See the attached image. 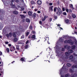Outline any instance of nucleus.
<instances>
[{"mask_svg":"<svg viewBox=\"0 0 77 77\" xmlns=\"http://www.w3.org/2000/svg\"><path fill=\"white\" fill-rule=\"evenodd\" d=\"M69 72L72 73H73V71L72 70V69H70Z\"/></svg>","mask_w":77,"mask_h":77,"instance_id":"a19ab883","label":"nucleus"},{"mask_svg":"<svg viewBox=\"0 0 77 77\" xmlns=\"http://www.w3.org/2000/svg\"><path fill=\"white\" fill-rule=\"evenodd\" d=\"M75 47H76L75 45H73L71 47V48L72 49V50H75Z\"/></svg>","mask_w":77,"mask_h":77,"instance_id":"4468645a","label":"nucleus"},{"mask_svg":"<svg viewBox=\"0 0 77 77\" xmlns=\"http://www.w3.org/2000/svg\"><path fill=\"white\" fill-rule=\"evenodd\" d=\"M77 74H75L74 75H72V77H77Z\"/></svg>","mask_w":77,"mask_h":77,"instance_id":"c85d7f7f","label":"nucleus"},{"mask_svg":"<svg viewBox=\"0 0 77 77\" xmlns=\"http://www.w3.org/2000/svg\"><path fill=\"white\" fill-rule=\"evenodd\" d=\"M5 43L6 44H9V42H5Z\"/></svg>","mask_w":77,"mask_h":77,"instance_id":"bf43d9fd","label":"nucleus"},{"mask_svg":"<svg viewBox=\"0 0 77 77\" xmlns=\"http://www.w3.org/2000/svg\"><path fill=\"white\" fill-rule=\"evenodd\" d=\"M29 33H30V31L29 30H27L25 32L26 35V36H27L29 35Z\"/></svg>","mask_w":77,"mask_h":77,"instance_id":"6e6552de","label":"nucleus"},{"mask_svg":"<svg viewBox=\"0 0 77 77\" xmlns=\"http://www.w3.org/2000/svg\"><path fill=\"white\" fill-rule=\"evenodd\" d=\"M63 14L64 15H66V12H63Z\"/></svg>","mask_w":77,"mask_h":77,"instance_id":"09e8293b","label":"nucleus"},{"mask_svg":"<svg viewBox=\"0 0 77 77\" xmlns=\"http://www.w3.org/2000/svg\"><path fill=\"white\" fill-rule=\"evenodd\" d=\"M57 26L58 27H59V28H58V29H59L60 30H62V29H63L61 27H60V24H57Z\"/></svg>","mask_w":77,"mask_h":77,"instance_id":"aec40b11","label":"nucleus"},{"mask_svg":"<svg viewBox=\"0 0 77 77\" xmlns=\"http://www.w3.org/2000/svg\"><path fill=\"white\" fill-rule=\"evenodd\" d=\"M73 50L72 49H69L68 51V52L70 54H71V53H73Z\"/></svg>","mask_w":77,"mask_h":77,"instance_id":"1a4fd4ad","label":"nucleus"},{"mask_svg":"<svg viewBox=\"0 0 77 77\" xmlns=\"http://www.w3.org/2000/svg\"><path fill=\"white\" fill-rule=\"evenodd\" d=\"M31 3L32 5H35V2H34L33 1H32L31 2Z\"/></svg>","mask_w":77,"mask_h":77,"instance_id":"7c9ffc66","label":"nucleus"},{"mask_svg":"<svg viewBox=\"0 0 77 77\" xmlns=\"http://www.w3.org/2000/svg\"><path fill=\"white\" fill-rule=\"evenodd\" d=\"M51 5H53V3H49V5L51 6Z\"/></svg>","mask_w":77,"mask_h":77,"instance_id":"052dcab7","label":"nucleus"},{"mask_svg":"<svg viewBox=\"0 0 77 77\" xmlns=\"http://www.w3.org/2000/svg\"><path fill=\"white\" fill-rule=\"evenodd\" d=\"M62 10H63V11H65V8H63Z\"/></svg>","mask_w":77,"mask_h":77,"instance_id":"338daca9","label":"nucleus"},{"mask_svg":"<svg viewBox=\"0 0 77 77\" xmlns=\"http://www.w3.org/2000/svg\"><path fill=\"white\" fill-rule=\"evenodd\" d=\"M64 44H70L71 45H74V42H72V41L71 39L66 40L64 41Z\"/></svg>","mask_w":77,"mask_h":77,"instance_id":"f03ea898","label":"nucleus"},{"mask_svg":"<svg viewBox=\"0 0 77 77\" xmlns=\"http://www.w3.org/2000/svg\"><path fill=\"white\" fill-rule=\"evenodd\" d=\"M6 36L7 38H9V35L8 34H7Z\"/></svg>","mask_w":77,"mask_h":77,"instance_id":"864d4df0","label":"nucleus"},{"mask_svg":"<svg viewBox=\"0 0 77 77\" xmlns=\"http://www.w3.org/2000/svg\"><path fill=\"white\" fill-rule=\"evenodd\" d=\"M29 29H33V27H32V26H30L29 28Z\"/></svg>","mask_w":77,"mask_h":77,"instance_id":"a18cd8bd","label":"nucleus"},{"mask_svg":"<svg viewBox=\"0 0 77 77\" xmlns=\"http://www.w3.org/2000/svg\"><path fill=\"white\" fill-rule=\"evenodd\" d=\"M66 12H68V9H67V8H66Z\"/></svg>","mask_w":77,"mask_h":77,"instance_id":"6e6d98bb","label":"nucleus"},{"mask_svg":"<svg viewBox=\"0 0 77 77\" xmlns=\"http://www.w3.org/2000/svg\"><path fill=\"white\" fill-rule=\"evenodd\" d=\"M22 43H23V41H19L18 42L17 44H22Z\"/></svg>","mask_w":77,"mask_h":77,"instance_id":"b1692460","label":"nucleus"},{"mask_svg":"<svg viewBox=\"0 0 77 77\" xmlns=\"http://www.w3.org/2000/svg\"><path fill=\"white\" fill-rule=\"evenodd\" d=\"M35 15L36 17H39V15L38 14H36Z\"/></svg>","mask_w":77,"mask_h":77,"instance_id":"13d9d810","label":"nucleus"},{"mask_svg":"<svg viewBox=\"0 0 77 77\" xmlns=\"http://www.w3.org/2000/svg\"><path fill=\"white\" fill-rule=\"evenodd\" d=\"M37 13H38V14H40V13H41V11H37Z\"/></svg>","mask_w":77,"mask_h":77,"instance_id":"e2e57ef3","label":"nucleus"},{"mask_svg":"<svg viewBox=\"0 0 77 77\" xmlns=\"http://www.w3.org/2000/svg\"><path fill=\"white\" fill-rule=\"evenodd\" d=\"M35 38H36V36H35V35H32V40H35Z\"/></svg>","mask_w":77,"mask_h":77,"instance_id":"f3484780","label":"nucleus"},{"mask_svg":"<svg viewBox=\"0 0 77 77\" xmlns=\"http://www.w3.org/2000/svg\"><path fill=\"white\" fill-rule=\"evenodd\" d=\"M4 17H3V16H0V20H3Z\"/></svg>","mask_w":77,"mask_h":77,"instance_id":"72a5a7b5","label":"nucleus"},{"mask_svg":"<svg viewBox=\"0 0 77 77\" xmlns=\"http://www.w3.org/2000/svg\"><path fill=\"white\" fill-rule=\"evenodd\" d=\"M69 74L68 73L66 75H65V77H68V76H69Z\"/></svg>","mask_w":77,"mask_h":77,"instance_id":"8fccbe9b","label":"nucleus"},{"mask_svg":"<svg viewBox=\"0 0 77 77\" xmlns=\"http://www.w3.org/2000/svg\"><path fill=\"white\" fill-rule=\"evenodd\" d=\"M57 11L56 14L58 16H60V14L61 13H62V12L61 11V10H60V8H59L58 7L57 8Z\"/></svg>","mask_w":77,"mask_h":77,"instance_id":"7ed1b4c3","label":"nucleus"},{"mask_svg":"<svg viewBox=\"0 0 77 77\" xmlns=\"http://www.w3.org/2000/svg\"><path fill=\"white\" fill-rule=\"evenodd\" d=\"M28 45H25V48L26 49V48H28Z\"/></svg>","mask_w":77,"mask_h":77,"instance_id":"603ef678","label":"nucleus"},{"mask_svg":"<svg viewBox=\"0 0 77 77\" xmlns=\"http://www.w3.org/2000/svg\"><path fill=\"white\" fill-rule=\"evenodd\" d=\"M74 42H75V45H77V40H76V39H75L74 40Z\"/></svg>","mask_w":77,"mask_h":77,"instance_id":"c9c22d12","label":"nucleus"},{"mask_svg":"<svg viewBox=\"0 0 77 77\" xmlns=\"http://www.w3.org/2000/svg\"><path fill=\"white\" fill-rule=\"evenodd\" d=\"M15 1V0H11V2H10V3H13L12 2H14Z\"/></svg>","mask_w":77,"mask_h":77,"instance_id":"c03bdc74","label":"nucleus"},{"mask_svg":"<svg viewBox=\"0 0 77 77\" xmlns=\"http://www.w3.org/2000/svg\"><path fill=\"white\" fill-rule=\"evenodd\" d=\"M69 6L70 8H72V9L74 10V8H73V5H72V4H70Z\"/></svg>","mask_w":77,"mask_h":77,"instance_id":"412c9836","label":"nucleus"},{"mask_svg":"<svg viewBox=\"0 0 77 77\" xmlns=\"http://www.w3.org/2000/svg\"><path fill=\"white\" fill-rule=\"evenodd\" d=\"M13 37L14 38L16 37V34H15V32H14L13 33Z\"/></svg>","mask_w":77,"mask_h":77,"instance_id":"f704fd0d","label":"nucleus"},{"mask_svg":"<svg viewBox=\"0 0 77 77\" xmlns=\"http://www.w3.org/2000/svg\"><path fill=\"white\" fill-rule=\"evenodd\" d=\"M6 50L8 53H9V48H7L6 49Z\"/></svg>","mask_w":77,"mask_h":77,"instance_id":"79ce46f5","label":"nucleus"},{"mask_svg":"<svg viewBox=\"0 0 77 77\" xmlns=\"http://www.w3.org/2000/svg\"><path fill=\"white\" fill-rule=\"evenodd\" d=\"M20 60H21V61H24V58H21L20 59Z\"/></svg>","mask_w":77,"mask_h":77,"instance_id":"49530a36","label":"nucleus"},{"mask_svg":"<svg viewBox=\"0 0 77 77\" xmlns=\"http://www.w3.org/2000/svg\"><path fill=\"white\" fill-rule=\"evenodd\" d=\"M12 49L13 51H14V50H15V47L14 46L12 47Z\"/></svg>","mask_w":77,"mask_h":77,"instance_id":"4c0bfd02","label":"nucleus"},{"mask_svg":"<svg viewBox=\"0 0 77 77\" xmlns=\"http://www.w3.org/2000/svg\"><path fill=\"white\" fill-rule=\"evenodd\" d=\"M28 43H29V40H27L26 41V44H28Z\"/></svg>","mask_w":77,"mask_h":77,"instance_id":"680f3d73","label":"nucleus"},{"mask_svg":"<svg viewBox=\"0 0 77 77\" xmlns=\"http://www.w3.org/2000/svg\"><path fill=\"white\" fill-rule=\"evenodd\" d=\"M20 2L19 0H15V2H16L17 3H18Z\"/></svg>","mask_w":77,"mask_h":77,"instance_id":"5fc2aeb1","label":"nucleus"},{"mask_svg":"<svg viewBox=\"0 0 77 77\" xmlns=\"http://www.w3.org/2000/svg\"><path fill=\"white\" fill-rule=\"evenodd\" d=\"M52 21V18H50L49 19V22H51V21Z\"/></svg>","mask_w":77,"mask_h":77,"instance_id":"de8ad7c7","label":"nucleus"},{"mask_svg":"<svg viewBox=\"0 0 77 77\" xmlns=\"http://www.w3.org/2000/svg\"><path fill=\"white\" fill-rule=\"evenodd\" d=\"M9 35L10 37H11L12 36V34L11 32L9 33Z\"/></svg>","mask_w":77,"mask_h":77,"instance_id":"e433bc0d","label":"nucleus"},{"mask_svg":"<svg viewBox=\"0 0 77 77\" xmlns=\"http://www.w3.org/2000/svg\"><path fill=\"white\" fill-rule=\"evenodd\" d=\"M64 38L63 37H62L60 38V41L61 42H63V41H64Z\"/></svg>","mask_w":77,"mask_h":77,"instance_id":"9d476101","label":"nucleus"},{"mask_svg":"<svg viewBox=\"0 0 77 77\" xmlns=\"http://www.w3.org/2000/svg\"><path fill=\"white\" fill-rule=\"evenodd\" d=\"M28 15L30 16H32V13L30 11H29L28 12Z\"/></svg>","mask_w":77,"mask_h":77,"instance_id":"6ab92c4d","label":"nucleus"},{"mask_svg":"<svg viewBox=\"0 0 77 77\" xmlns=\"http://www.w3.org/2000/svg\"><path fill=\"white\" fill-rule=\"evenodd\" d=\"M66 65L68 67H69V66H72V64L69 63H68L66 64Z\"/></svg>","mask_w":77,"mask_h":77,"instance_id":"5701e85b","label":"nucleus"},{"mask_svg":"<svg viewBox=\"0 0 77 77\" xmlns=\"http://www.w3.org/2000/svg\"><path fill=\"white\" fill-rule=\"evenodd\" d=\"M26 21L27 23H29V22L30 21V20L29 19L27 18L26 19Z\"/></svg>","mask_w":77,"mask_h":77,"instance_id":"cd10ccee","label":"nucleus"},{"mask_svg":"<svg viewBox=\"0 0 77 77\" xmlns=\"http://www.w3.org/2000/svg\"><path fill=\"white\" fill-rule=\"evenodd\" d=\"M37 3L38 5H41L42 4V1L40 0H38L37 2Z\"/></svg>","mask_w":77,"mask_h":77,"instance_id":"423d86ee","label":"nucleus"},{"mask_svg":"<svg viewBox=\"0 0 77 77\" xmlns=\"http://www.w3.org/2000/svg\"><path fill=\"white\" fill-rule=\"evenodd\" d=\"M54 48H55L56 51L55 53H57L56 56L60 58L59 60L61 62H63V61H65L66 59L68 58V56L70 55L69 53L68 52H65V54H62V52L61 51H65V48H60L58 46L56 45L55 47Z\"/></svg>","mask_w":77,"mask_h":77,"instance_id":"f257e3e1","label":"nucleus"},{"mask_svg":"<svg viewBox=\"0 0 77 77\" xmlns=\"http://www.w3.org/2000/svg\"><path fill=\"white\" fill-rule=\"evenodd\" d=\"M21 10V11H24L25 8L23 7H20Z\"/></svg>","mask_w":77,"mask_h":77,"instance_id":"2f4dec72","label":"nucleus"},{"mask_svg":"<svg viewBox=\"0 0 77 77\" xmlns=\"http://www.w3.org/2000/svg\"><path fill=\"white\" fill-rule=\"evenodd\" d=\"M64 48L65 49L69 50V49H70V48H71V46H68V45H64Z\"/></svg>","mask_w":77,"mask_h":77,"instance_id":"20e7f679","label":"nucleus"},{"mask_svg":"<svg viewBox=\"0 0 77 77\" xmlns=\"http://www.w3.org/2000/svg\"><path fill=\"white\" fill-rule=\"evenodd\" d=\"M32 33H34V34H35V33H36V32L35 31H32Z\"/></svg>","mask_w":77,"mask_h":77,"instance_id":"4d7b16f0","label":"nucleus"},{"mask_svg":"<svg viewBox=\"0 0 77 77\" xmlns=\"http://www.w3.org/2000/svg\"><path fill=\"white\" fill-rule=\"evenodd\" d=\"M72 16L73 18H75L76 17V16L74 14H72Z\"/></svg>","mask_w":77,"mask_h":77,"instance_id":"393cba45","label":"nucleus"},{"mask_svg":"<svg viewBox=\"0 0 77 77\" xmlns=\"http://www.w3.org/2000/svg\"><path fill=\"white\" fill-rule=\"evenodd\" d=\"M71 9H69V12H71Z\"/></svg>","mask_w":77,"mask_h":77,"instance_id":"774afa93","label":"nucleus"},{"mask_svg":"<svg viewBox=\"0 0 77 77\" xmlns=\"http://www.w3.org/2000/svg\"><path fill=\"white\" fill-rule=\"evenodd\" d=\"M18 41V38H15L14 39V42H17Z\"/></svg>","mask_w":77,"mask_h":77,"instance_id":"a878e982","label":"nucleus"},{"mask_svg":"<svg viewBox=\"0 0 77 77\" xmlns=\"http://www.w3.org/2000/svg\"><path fill=\"white\" fill-rule=\"evenodd\" d=\"M24 36L23 35L22 36H21V39H24Z\"/></svg>","mask_w":77,"mask_h":77,"instance_id":"3c124183","label":"nucleus"},{"mask_svg":"<svg viewBox=\"0 0 77 77\" xmlns=\"http://www.w3.org/2000/svg\"><path fill=\"white\" fill-rule=\"evenodd\" d=\"M65 21V23H66V24H71V20H68V19L66 20Z\"/></svg>","mask_w":77,"mask_h":77,"instance_id":"39448f33","label":"nucleus"},{"mask_svg":"<svg viewBox=\"0 0 77 77\" xmlns=\"http://www.w3.org/2000/svg\"><path fill=\"white\" fill-rule=\"evenodd\" d=\"M73 54L75 56H77V51H75L73 53Z\"/></svg>","mask_w":77,"mask_h":77,"instance_id":"9b49d317","label":"nucleus"},{"mask_svg":"<svg viewBox=\"0 0 77 77\" xmlns=\"http://www.w3.org/2000/svg\"><path fill=\"white\" fill-rule=\"evenodd\" d=\"M72 69H75V68H77V64L75 65V64H74L72 66Z\"/></svg>","mask_w":77,"mask_h":77,"instance_id":"0eeeda50","label":"nucleus"},{"mask_svg":"<svg viewBox=\"0 0 77 77\" xmlns=\"http://www.w3.org/2000/svg\"><path fill=\"white\" fill-rule=\"evenodd\" d=\"M20 17H21V18H25V17L24 16V15H20Z\"/></svg>","mask_w":77,"mask_h":77,"instance_id":"c756f323","label":"nucleus"},{"mask_svg":"<svg viewBox=\"0 0 77 77\" xmlns=\"http://www.w3.org/2000/svg\"><path fill=\"white\" fill-rule=\"evenodd\" d=\"M39 23L40 24H42V21H40L39 22Z\"/></svg>","mask_w":77,"mask_h":77,"instance_id":"0e129e2a","label":"nucleus"},{"mask_svg":"<svg viewBox=\"0 0 77 77\" xmlns=\"http://www.w3.org/2000/svg\"><path fill=\"white\" fill-rule=\"evenodd\" d=\"M53 6H50L49 7V9L50 11H53Z\"/></svg>","mask_w":77,"mask_h":77,"instance_id":"dca6fc26","label":"nucleus"},{"mask_svg":"<svg viewBox=\"0 0 77 77\" xmlns=\"http://www.w3.org/2000/svg\"><path fill=\"white\" fill-rule=\"evenodd\" d=\"M2 52H0V56H2Z\"/></svg>","mask_w":77,"mask_h":77,"instance_id":"69168bd1","label":"nucleus"},{"mask_svg":"<svg viewBox=\"0 0 77 77\" xmlns=\"http://www.w3.org/2000/svg\"><path fill=\"white\" fill-rule=\"evenodd\" d=\"M69 59H73V56L71 55L69 57Z\"/></svg>","mask_w":77,"mask_h":77,"instance_id":"bb28decb","label":"nucleus"},{"mask_svg":"<svg viewBox=\"0 0 77 77\" xmlns=\"http://www.w3.org/2000/svg\"><path fill=\"white\" fill-rule=\"evenodd\" d=\"M56 9H57V7H55L54 9V12H56Z\"/></svg>","mask_w":77,"mask_h":77,"instance_id":"37998d69","label":"nucleus"},{"mask_svg":"<svg viewBox=\"0 0 77 77\" xmlns=\"http://www.w3.org/2000/svg\"><path fill=\"white\" fill-rule=\"evenodd\" d=\"M13 14H14L15 15H17L18 14V11H14L13 12Z\"/></svg>","mask_w":77,"mask_h":77,"instance_id":"ddd939ff","label":"nucleus"},{"mask_svg":"<svg viewBox=\"0 0 77 77\" xmlns=\"http://www.w3.org/2000/svg\"><path fill=\"white\" fill-rule=\"evenodd\" d=\"M48 37H46L45 38V40H48Z\"/></svg>","mask_w":77,"mask_h":77,"instance_id":"58836bf2","label":"nucleus"},{"mask_svg":"<svg viewBox=\"0 0 77 77\" xmlns=\"http://www.w3.org/2000/svg\"><path fill=\"white\" fill-rule=\"evenodd\" d=\"M47 57H48V58H50L51 57V55H48L47 56Z\"/></svg>","mask_w":77,"mask_h":77,"instance_id":"ea45409f","label":"nucleus"},{"mask_svg":"<svg viewBox=\"0 0 77 77\" xmlns=\"http://www.w3.org/2000/svg\"><path fill=\"white\" fill-rule=\"evenodd\" d=\"M10 5L12 6V8H15V5H13V3H11Z\"/></svg>","mask_w":77,"mask_h":77,"instance_id":"a211bd4d","label":"nucleus"},{"mask_svg":"<svg viewBox=\"0 0 77 77\" xmlns=\"http://www.w3.org/2000/svg\"><path fill=\"white\" fill-rule=\"evenodd\" d=\"M32 17L34 19H35V18H36V13H34L32 15Z\"/></svg>","mask_w":77,"mask_h":77,"instance_id":"4be33fe9","label":"nucleus"},{"mask_svg":"<svg viewBox=\"0 0 77 77\" xmlns=\"http://www.w3.org/2000/svg\"><path fill=\"white\" fill-rule=\"evenodd\" d=\"M48 18V16H45L44 17L43 19H42V21H44L45 20V19Z\"/></svg>","mask_w":77,"mask_h":77,"instance_id":"f8f14e48","label":"nucleus"},{"mask_svg":"<svg viewBox=\"0 0 77 77\" xmlns=\"http://www.w3.org/2000/svg\"><path fill=\"white\" fill-rule=\"evenodd\" d=\"M2 0V2H3L4 5H6V4L7 3V2H6V0Z\"/></svg>","mask_w":77,"mask_h":77,"instance_id":"2eb2a0df","label":"nucleus"},{"mask_svg":"<svg viewBox=\"0 0 77 77\" xmlns=\"http://www.w3.org/2000/svg\"><path fill=\"white\" fill-rule=\"evenodd\" d=\"M16 49L17 50H20L19 46L16 45Z\"/></svg>","mask_w":77,"mask_h":77,"instance_id":"473e14b6","label":"nucleus"}]
</instances>
